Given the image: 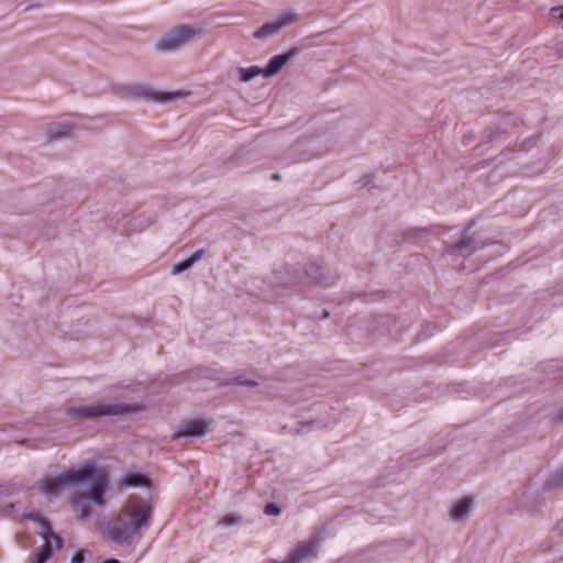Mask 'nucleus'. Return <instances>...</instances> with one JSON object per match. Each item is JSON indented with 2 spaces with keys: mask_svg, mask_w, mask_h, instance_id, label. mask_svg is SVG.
<instances>
[{
  "mask_svg": "<svg viewBox=\"0 0 563 563\" xmlns=\"http://www.w3.org/2000/svg\"><path fill=\"white\" fill-rule=\"evenodd\" d=\"M89 483L88 497L98 506L104 503L103 495L108 484V476L98 468L93 460L86 461L79 468L68 470L58 476H47L37 482V488L46 496H56L62 489L77 487Z\"/></svg>",
  "mask_w": 563,
  "mask_h": 563,
  "instance_id": "obj_1",
  "label": "nucleus"
},
{
  "mask_svg": "<svg viewBox=\"0 0 563 563\" xmlns=\"http://www.w3.org/2000/svg\"><path fill=\"white\" fill-rule=\"evenodd\" d=\"M153 517L152 504L132 495L122 506L120 512L107 525V537L117 544H131L134 537H141Z\"/></svg>",
  "mask_w": 563,
  "mask_h": 563,
  "instance_id": "obj_2",
  "label": "nucleus"
},
{
  "mask_svg": "<svg viewBox=\"0 0 563 563\" xmlns=\"http://www.w3.org/2000/svg\"><path fill=\"white\" fill-rule=\"evenodd\" d=\"M135 411V407L122 402H99L89 406L70 407L67 412L71 417L88 420L107 416H121Z\"/></svg>",
  "mask_w": 563,
  "mask_h": 563,
  "instance_id": "obj_3",
  "label": "nucleus"
},
{
  "mask_svg": "<svg viewBox=\"0 0 563 563\" xmlns=\"http://www.w3.org/2000/svg\"><path fill=\"white\" fill-rule=\"evenodd\" d=\"M114 93L122 99H144L161 103H167L179 97L178 91L159 92L154 91L152 87L142 84L119 85L113 89Z\"/></svg>",
  "mask_w": 563,
  "mask_h": 563,
  "instance_id": "obj_4",
  "label": "nucleus"
},
{
  "mask_svg": "<svg viewBox=\"0 0 563 563\" xmlns=\"http://www.w3.org/2000/svg\"><path fill=\"white\" fill-rule=\"evenodd\" d=\"M201 30L194 25L179 24L163 35L155 47L159 52L176 51L195 38L201 37Z\"/></svg>",
  "mask_w": 563,
  "mask_h": 563,
  "instance_id": "obj_5",
  "label": "nucleus"
},
{
  "mask_svg": "<svg viewBox=\"0 0 563 563\" xmlns=\"http://www.w3.org/2000/svg\"><path fill=\"white\" fill-rule=\"evenodd\" d=\"M209 432V423L205 420L195 419L183 423L174 438L180 437H203Z\"/></svg>",
  "mask_w": 563,
  "mask_h": 563,
  "instance_id": "obj_6",
  "label": "nucleus"
},
{
  "mask_svg": "<svg viewBox=\"0 0 563 563\" xmlns=\"http://www.w3.org/2000/svg\"><path fill=\"white\" fill-rule=\"evenodd\" d=\"M295 21L294 18H280L276 21H271L263 24L254 32V37L257 40H266L276 35L283 27Z\"/></svg>",
  "mask_w": 563,
  "mask_h": 563,
  "instance_id": "obj_7",
  "label": "nucleus"
},
{
  "mask_svg": "<svg viewBox=\"0 0 563 563\" xmlns=\"http://www.w3.org/2000/svg\"><path fill=\"white\" fill-rule=\"evenodd\" d=\"M479 241H477L474 236L463 234L461 241L456 244L451 245L448 249V253L450 254H459L461 256H470L472 255L476 250L482 247Z\"/></svg>",
  "mask_w": 563,
  "mask_h": 563,
  "instance_id": "obj_8",
  "label": "nucleus"
},
{
  "mask_svg": "<svg viewBox=\"0 0 563 563\" xmlns=\"http://www.w3.org/2000/svg\"><path fill=\"white\" fill-rule=\"evenodd\" d=\"M297 54L296 49H291L287 53L273 56L266 68H264V76L272 77L278 74L283 67Z\"/></svg>",
  "mask_w": 563,
  "mask_h": 563,
  "instance_id": "obj_9",
  "label": "nucleus"
},
{
  "mask_svg": "<svg viewBox=\"0 0 563 563\" xmlns=\"http://www.w3.org/2000/svg\"><path fill=\"white\" fill-rule=\"evenodd\" d=\"M37 521L42 528L40 534L44 539V544L42 545L38 553L42 556H44L46 560H49L53 554L52 544H51V536H53V531L51 529V525H49L48 520H46L45 518H38Z\"/></svg>",
  "mask_w": 563,
  "mask_h": 563,
  "instance_id": "obj_10",
  "label": "nucleus"
},
{
  "mask_svg": "<svg viewBox=\"0 0 563 563\" xmlns=\"http://www.w3.org/2000/svg\"><path fill=\"white\" fill-rule=\"evenodd\" d=\"M305 275L310 284H320L325 286L333 284V280H329V278L323 274L322 267L314 263L310 264L305 269Z\"/></svg>",
  "mask_w": 563,
  "mask_h": 563,
  "instance_id": "obj_11",
  "label": "nucleus"
},
{
  "mask_svg": "<svg viewBox=\"0 0 563 563\" xmlns=\"http://www.w3.org/2000/svg\"><path fill=\"white\" fill-rule=\"evenodd\" d=\"M205 256H206V251L205 250H197V251H195L191 255H189L188 257H186V258L181 260L180 262H178L177 264H175L173 266L172 274L173 275H178V274L187 271L195 263H197L198 261H200Z\"/></svg>",
  "mask_w": 563,
  "mask_h": 563,
  "instance_id": "obj_12",
  "label": "nucleus"
},
{
  "mask_svg": "<svg viewBox=\"0 0 563 563\" xmlns=\"http://www.w3.org/2000/svg\"><path fill=\"white\" fill-rule=\"evenodd\" d=\"M122 485L126 487L147 486V478L140 473H128L122 478Z\"/></svg>",
  "mask_w": 563,
  "mask_h": 563,
  "instance_id": "obj_13",
  "label": "nucleus"
},
{
  "mask_svg": "<svg viewBox=\"0 0 563 563\" xmlns=\"http://www.w3.org/2000/svg\"><path fill=\"white\" fill-rule=\"evenodd\" d=\"M472 506L471 500L462 499L457 501L452 508L451 515L455 520L464 519L470 512Z\"/></svg>",
  "mask_w": 563,
  "mask_h": 563,
  "instance_id": "obj_14",
  "label": "nucleus"
},
{
  "mask_svg": "<svg viewBox=\"0 0 563 563\" xmlns=\"http://www.w3.org/2000/svg\"><path fill=\"white\" fill-rule=\"evenodd\" d=\"M240 80L247 82L258 75H264V69L258 66L239 68Z\"/></svg>",
  "mask_w": 563,
  "mask_h": 563,
  "instance_id": "obj_15",
  "label": "nucleus"
},
{
  "mask_svg": "<svg viewBox=\"0 0 563 563\" xmlns=\"http://www.w3.org/2000/svg\"><path fill=\"white\" fill-rule=\"evenodd\" d=\"M74 125L70 122H60L49 129L52 137H62L70 134Z\"/></svg>",
  "mask_w": 563,
  "mask_h": 563,
  "instance_id": "obj_16",
  "label": "nucleus"
},
{
  "mask_svg": "<svg viewBox=\"0 0 563 563\" xmlns=\"http://www.w3.org/2000/svg\"><path fill=\"white\" fill-rule=\"evenodd\" d=\"M563 486V466L554 472L547 482V487L550 489Z\"/></svg>",
  "mask_w": 563,
  "mask_h": 563,
  "instance_id": "obj_17",
  "label": "nucleus"
},
{
  "mask_svg": "<svg viewBox=\"0 0 563 563\" xmlns=\"http://www.w3.org/2000/svg\"><path fill=\"white\" fill-rule=\"evenodd\" d=\"M229 385L242 386V387H256L258 386V382L254 379L244 378L242 376L234 377L230 379Z\"/></svg>",
  "mask_w": 563,
  "mask_h": 563,
  "instance_id": "obj_18",
  "label": "nucleus"
},
{
  "mask_svg": "<svg viewBox=\"0 0 563 563\" xmlns=\"http://www.w3.org/2000/svg\"><path fill=\"white\" fill-rule=\"evenodd\" d=\"M219 523L225 527L238 526L242 523V517L238 514H228L219 521Z\"/></svg>",
  "mask_w": 563,
  "mask_h": 563,
  "instance_id": "obj_19",
  "label": "nucleus"
},
{
  "mask_svg": "<svg viewBox=\"0 0 563 563\" xmlns=\"http://www.w3.org/2000/svg\"><path fill=\"white\" fill-rule=\"evenodd\" d=\"M282 511L280 507L275 503H269L264 508V514L268 516H277Z\"/></svg>",
  "mask_w": 563,
  "mask_h": 563,
  "instance_id": "obj_20",
  "label": "nucleus"
},
{
  "mask_svg": "<svg viewBox=\"0 0 563 563\" xmlns=\"http://www.w3.org/2000/svg\"><path fill=\"white\" fill-rule=\"evenodd\" d=\"M79 516L81 519H88L90 517V506L87 501L82 503L79 508Z\"/></svg>",
  "mask_w": 563,
  "mask_h": 563,
  "instance_id": "obj_21",
  "label": "nucleus"
},
{
  "mask_svg": "<svg viewBox=\"0 0 563 563\" xmlns=\"http://www.w3.org/2000/svg\"><path fill=\"white\" fill-rule=\"evenodd\" d=\"M85 561V551H78L73 558L71 563H84Z\"/></svg>",
  "mask_w": 563,
  "mask_h": 563,
  "instance_id": "obj_22",
  "label": "nucleus"
},
{
  "mask_svg": "<svg viewBox=\"0 0 563 563\" xmlns=\"http://www.w3.org/2000/svg\"><path fill=\"white\" fill-rule=\"evenodd\" d=\"M51 540H53V541H54V543H55V548H56L57 550H59V549H62V548H63V539H62L59 536H57V534H55V533L53 532V536H51Z\"/></svg>",
  "mask_w": 563,
  "mask_h": 563,
  "instance_id": "obj_23",
  "label": "nucleus"
},
{
  "mask_svg": "<svg viewBox=\"0 0 563 563\" xmlns=\"http://www.w3.org/2000/svg\"><path fill=\"white\" fill-rule=\"evenodd\" d=\"M48 560H46L44 556H42L38 552L33 556L31 563H46Z\"/></svg>",
  "mask_w": 563,
  "mask_h": 563,
  "instance_id": "obj_24",
  "label": "nucleus"
},
{
  "mask_svg": "<svg viewBox=\"0 0 563 563\" xmlns=\"http://www.w3.org/2000/svg\"><path fill=\"white\" fill-rule=\"evenodd\" d=\"M553 530L560 534H563V519L556 522Z\"/></svg>",
  "mask_w": 563,
  "mask_h": 563,
  "instance_id": "obj_25",
  "label": "nucleus"
},
{
  "mask_svg": "<svg viewBox=\"0 0 563 563\" xmlns=\"http://www.w3.org/2000/svg\"><path fill=\"white\" fill-rule=\"evenodd\" d=\"M102 563H120V561L117 559H108V560L103 561Z\"/></svg>",
  "mask_w": 563,
  "mask_h": 563,
  "instance_id": "obj_26",
  "label": "nucleus"
},
{
  "mask_svg": "<svg viewBox=\"0 0 563 563\" xmlns=\"http://www.w3.org/2000/svg\"><path fill=\"white\" fill-rule=\"evenodd\" d=\"M280 178H282V176L278 173H275V174L272 175V179L273 180H279Z\"/></svg>",
  "mask_w": 563,
  "mask_h": 563,
  "instance_id": "obj_27",
  "label": "nucleus"
},
{
  "mask_svg": "<svg viewBox=\"0 0 563 563\" xmlns=\"http://www.w3.org/2000/svg\"><path fill=\"white\" fill-rule=\"evenodd\" d=\"M558 418L563 420V407L558 411Z\"/></svg>",
  "mask_w": 563,
  "mask_h": 563,
  "instance_id": "obj_28",
  "label": "nucleus"
},
{
  "mask_svg": "<svg viewBox=\"0 0 563 563\" xmlns=\"http://www.w3.org/2000/svg\"><path fill=\"white\" fill-rule=\"evenodd\" d=\"M26 442V440H21V441H18L19 444H24Z\"/></svg>",
  "mask_w": 563,
  "mask_h": 563,
  "instance_id": "obj_29",
  "label": "nucleus"
},
{
  "mask_svg": "<svg viewBox=\"0 0 563 563\" xmlns=\"http://www.w3.org/2000/svg\"><path fill=\"white\" fill-rule=\"evenodd\" d=\"M328 312L327 311H323V317H328Z\"/></svg>",
  "mask_w": 563,
  "mask_h": 563,
  "instance_id": "obj_30",
  "label": "nucleus"
}]
</instances>
